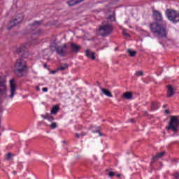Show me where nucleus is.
Returning a JSON list of instances; mask_svg holds the SVG:
<instances>
[{
	"label": "nucleus",
	"instance_id": "ea45409f",
	"mask_svg": "<svg viewBox=\"0 0 179 179\" xmlns=\"http://www.w3.org/2000/svg\"><path fill=\"white\" fill-rule=\"evenodd\" d=\"M13 173L14 174V176H16V174H17V172L16 171H13Z\"/></svg>",
	"mask_w": 179,
	"mask_h": 179
},
{
	"label": "nucleus",
	"instance_id": "aec40b11",
	"mask_svg": "<svg viewBox=\"0 0 179 179\" xmlns=\"http://www.w3.org/2000/svg\"><path fill=\"white\" fill-rule=\"evenodd\" d=\"M159 108V106L157 105V103L152 102L151 103V111H155Z\"/></svg>",
	"mask_w": 179,
	"mask_h": 179
},
{
	"label": "nucleus",
	"instance_id": "f704fd0d",
	"mask_svg": "<svg viewBox=\"0 0 179 179\" xmlns=\"http://www.w3.org/2000/svg\"><path fill=\"white\" fill-rule=\"evenodd\" d=\"M75 136L77 137V138H80L81 136H80V134L76 133V134H75Z\"/></svg>",
	"mask_w": 179,
	"mask_h": 179
},
{
	"label": "nucleus",
	"instance_id": "f3484780",
	"mask_svg": "<svg viewBox=\"0 0 179 179\" xmlns=\"http://www.w3.org/2000/svg\"><path fill=\"white\" fill-rule=\"evenodd\" d=\"M58 111H59V106L57 105L53 106L52 109L50 110V114L55 115L58 113Z\"/></svg>",
	"mask_w": 179,
	"mask_h": 179
},
{
	"label": "nucleus",
	"instance_id": "7c9ffc66",
	"mask_svg": "<svg viewBox=\"0 0 179 179\" xmlns=\"http://www.w3.org/2000/svg\"><path fill=\"white\" fill-rule=\"evenodd\" d=\"M123 34H124V36H126V37H130L129 34H127V33L123 32Z\"/></svg>",
	"mask_w": 179,
	"mask_h": 179
},
{
	"label": "nucleus",
	"instance_id": "a878e982",
	"mask_svg": "<svg viewBox=\"0 0 179 179\" xmlns=\"http://www.w3.org/2000/svg\"><path fill=\"white\" fill-rule=\"evenodd\" d=\"M135 75H136V76H143V71H136Z\"/></svg>",
	"mask_w": 179,
	"mask_h": 179
},
{
	"label": "nucleus",
	"instance_id": "72a5a7b5",
	"mask_svg": "<svg viewBox=\"0 0 179 179\" xmlns=\"http://www.w3.org/2000/svg\"><path fill=\"white\" fill-rule=\"evenodd\" d=\"M51 115H50L49 113H46L45 114V117H46V120H48V117H50Z\"/></svg>",
	"mask_w": 179,
	"mask_h": 179
},
{
	"label": "nucleus",
	"instance_id": "4c0bfd02",
	"mask_svg": "<svg viewBox=\"0 0 179 179\" xmlns=\"http://www.w3.org/2000/svg\"><path fill=\"white\" fill-rule=\"evenodd\" d=\"M165 113L166 114H170V111H169V110H165Z\"/></svg>",
	"mask_w": 179,
	"mask_h": 179
},
{
	"label": "nucleus",
	"instance_id": "a18cd8bd",
	"mask_svg": "<svg viewBox=\"0 0 179 179\" xmlns=\"http://www.w3.org/2000/svg\"><path fill=\"white\" fill-rule=\"evenodd\" d=\"M2 167H3V165L0 164V169H2Z\"/></svg>",
	"mask_w": 179,
	"mask_h": 179
},
{
	"label": "nucleus",
	"instance_id": "4468645a",
	"mask_svg": "<svg viewBox=\"0 0 179 179\" xmlns=\"http://www.w3.org/2000/svg\"><path fill=\"white\" fill-rule=\"evenodd\" d=\"M122 97L126 99V100H132L133 94L131 92H126L123 93Z\"/></svg>",
	"mask_w": 179,
	"mask_h": 179
},
{
	"label": "nucleus",
	"instance_id": "09e8293b",
	"mask_svg": "<svg viewBox=\"0 0 179 179\" xmlns=\"http://www.w3.org/2000/svg\"><path fill=\"white\" fill-rule=\"evenodd\" d=\"M2 171H3L5 173V169H2Z\"/></svg>",
	"mask_w": 179,
	"mask_h": 179
},
{
	"label": "nucleus",
	"instance_id": "473e14b6",
	"mask_svg": "<svg viewBox=\"0 0 179 179\" xmlns=\"http://www.w3.org/2000/svg\"><path fill=\"white\" fill-rule=\"evenodd\" d=\"M80 136H85V135H87V134L85 132H82L81 134H80Z\"/></svg>",
	"mask_w": 179,
	"mask_h": 179
},
{
	"label": "nucleus",
	"instance_id": "8fccbe9b",
	"mask_svg": "<svg viewBox=\"0 0 179 179\" xmlns=\"http://www.w3.org/2000/svg\"><path fill=\"white\" fill-rule=\"evenodd\" d=\"M0 136H1V133H0Z\"/></svg>",
	"mask_w": 179,
	"mask_h": 179
},
{
	"label": "nucleus",
	"instance_id": "9d476101",
	"mask_svg": "<svg viewBox=\"0 0 179 179\" xmlns=\"http://www.w3.org/2000/svg\"><path fill=\"white\" fill-rule=\"evenodd\" d=\"M10 94L9 96L10 99H13L15 96V92H16V85L15 84V80L11 79L10 80Z\"/></svg>",
	"mask_w": 179,
	"mask_h": 179
},
{
	"label": "nucleus",
	"instance_id": "2eb2a0df",
	"mask_svg": "<svg viewBox=\"0 0 179 179\" xmlns=\"http://www.w3.org/2000/svg\"><path fill=\"white\" fill-rule=\"evenodd\" d=\"M85 0H71L67 1V4L69 6H73V5H78V3H80V2H83Z\"/></svg>",
	"mask_w": 179,
	"mask_h": 179
},
{
	"label": "nucleus",
	"instance_id": "a211bd4d",
	"mask_svg": "<svg viewBox=\"0 0 179 179\" xmlns=\"http://www.w3.org/2000/svg\"><path fill=\"white\" fill-rule=\"evenodd\" d=\"M101 92H102V93L108 97H113V94H111V92H110L108 90L101 88Z\"/></svg>",
	"mask_w": 179,
	"mask_h": 179
},
{
	"label": "nucleus",
	"instance_id": "6e6552de",
	"mask_svg": "<svg viewBox=\"0 0 179 179\" xmlns=\"http://www.w3.org/2000/svg\"><path fill=\"white\" fill-rule=\"evenodd\" d=\"M23 20V15L22 14L17 18H15L13 21H10L8 24V30H10L12 27H15L16 24H19Z\"/></svg>",
	"mask_w": 179,
	"mask_h": 179
},
{
	"label": "nucleus",
	"instance_id": "ddd939ff",
	"mask_svg": "<svg viewBox=\"0 0 179 179\" xmlns=\"http://www.w3.org/2000/svg\"><path fill=\"white\" fill-rule=\"evenodd\" d=\"M70 50H71V52H79L80 50V45H77L74 43H71L69 46Z\"/></svg>",
	"mask_w": 179,
	"mask_h": 179
},
{
	"label": "nucleus",
	"instance_id": "49530a36",
	"mask_svg": "<svg viewBox=\"0 0 179 179\" xmlns=\"http://www.w3.org/2000/svg\"><path fill=\"white\" fill-rule=\"evenodd\" d=\"M43 66H44L45 68H47V64H44Z\"/></svg>",
	"mask_w": 179,
	"mask_h": 179
},
{
	"label": "nucleus",
	"instance_id": "f257e3e1",
	"mask_svg": "<svg viewBox=\"0 0 179 179\" xmlns=\"http://www.w3.org/2000/svg\"><path fill=\"white\" fill-rule=\"evenodd\" d=\"M29 47H30L29 43H24L21 45L16 50L20 59H17V62L15 64V73L19 78L24 76V75H23V72H25L26 69H27V62L23 60V59L29 58V56L30 55V52L27 50Z\"/></svg>",
	"mask_w": 179,
	"mask_h": 179
},
{
	"label": "nucleus",
	"instance_id": "6ab92c4d",
	"mask_svg": "<svg viewBox=\"0 0 179 179\" xmlns=\"http://www.w3.org/2000/svg\"><path fill=\"white\" fill-rule=\"evenodd\" d=\"M66 69H68V64L66 63L57 68V71H66Z\"/></svg>",
	"mask_w": 179,
	"mask_h": 179
},
{
	"label": "nucleus",
	"instance_id": "c756f323",
	"mask_svg": "<svg viewBox=\"0 0 179 179\" xmlns=\"http://www.w3.org/2000/svg\"><path fill=\"white\" fill-rule=\"evenodd\" d=\"M174 177H175V178L178 179L179 178V174L178 173H175Z\"/></svg>",
	"mask_w": 179,
	"mask_h": 179
},
{
	"label": "nucleus",
	"instance_id": "f03ea898",
	"mask_svg": "<svg viewBox=\"0 0 179 179\" xmlns=\"http://www.w3.org/2000/svg\"><path fill=\"white\" fill-rule=\"evenodd\" d=\"M151 33L157 34L160 38H167V29H166V23L162 24L157 22L150 24Z\"/></svg>",
	"mask_w": 179,
	"mask_h": 179
},
{
	"label": "nucleus",
	"instance_id": "2f4dec72",
	"mask_svg": "<svg viewBox=\"0 0 179 179\" xmlns=\"http://www.w3.org/2000/svg\"><path fill=\"white\" fill-rule=\"evenodd\" d=\"M42 90H43V92H48V88H47V87H43V88L42 89Z\"/></svg>",
	"mask_w": 179,
	"mask_h": 179
},
{
	"label": "nucleus",
	"instance_id": "de8ad7c7",
	"mask_svg": "<svg viewBox=\"0 0 179 179\" xmlns=\"http://www.w3.org/2000/svg\"><path fill=\"white\" fill-rule=\"evenodd\" d=\"M145 115H148V112H145Z\"/></svg>",
	"mask_w": 179,
	"mask_h": 179
},
{
	"label": "nucleus",
	"instance_id": "1a4fd4ad",
	"mask_svg": "<svg viewBox=\"0 0 179 179\" xmlns=\"http://www.w3.org/2000/svg\"><path fill=\"white\" fill-rule=\"evenodd\" d=\"M152 17L154 20L159 23V22H163V15L157 10H155V7L152 8Z\"/></svg>",
	"mask_w": 179,
	"mask_h": 179
},
{
	"label": "nucleus",
	"instance_id": "393cba45",
	"mask_svg": "<svg viewBox=\"0 0 179 179\" xmlns=\"http://www.w3.org/2000/svg\"><path fill=\"white\" fill-rule=\"evenodd\" d=\"M57 127H58V125H57V122H52V124H50L51 129H55Z\"/></svg>",
	"mask_w": 179,
	"mask_h": 179
},
{
	"label": "nucleus",
	"instance_id": "39448f33",
	"mask_svg": "<svg viewBox=\"0 0 179 179\" xmlns=\"http://www.w3.org/2000/svg\"><path fill=\"white\" fill-rule=\"evenodd\" d=\"M166 17L169 20L172 22V23H178L179 22V13H177L176 10L173 9H166L165 11Z\"/></svg>",
	"mask_w": 179,
	"mask_h": 179
},
{
	"label": "nucleus",
	"instance_id": "0eeeda50",
	"mask_svg": "<svg viewBox=\"0 0 179 179\" xmlns=\"http://www.w3.org/2000/svg\"><path fill=\"white\" fill-rule=\"evenodd\" d=\"M6 83L3 76H0V96L6 97Z\"/></svg>",
	"mask_w": 179,
	"mask_h": 179
},
{
	"label": "nucleus",
	"instance_id": "5701e85b",
	"mask_svg": "<svg viewBox=\"0 0 179 179\" xmlns=\"http://www.w3.org/2000/svg\"><path fill=\"white\" fill-rule=\"evenodd\" d=\"M108 22H115V16H114L113 15H109V17H108Z\"/></svg>",
	"mask_w": 179,
	"mask_h": 179
},
{
	"label": "nucleus",
	"instance_id": "37998d69",
	"mask_svg": "<svg viewBox=\"0 0 179 179\" xmlns=\"http://www.w3.org/2000/svg\"><path fill=\"white\" fill-rule=\"evenodd\" d=\"M36 90H37L38 92H40V87H36Z\"/></svg>",
	"mask_w": 179,
	"mask_h": 179
},
{
	"label": "nucleus",
	"instance_id": "c03bdc74",
	"mask_svg": "<svg viewBox=\"0 0 179 179\" xmlns=\"http://www.w3.org/2000/svg\"><path fill=\"white\" fill-rule=\"evenodd\" d=\"M130 122H134V119H130Z\"/></svg>",
	"mask_w": 179,
	"mask_h": 179
},
{
	"label": "nucleus",
	"instance_id": "dca6fc26",
	"mask_svg": "<svg viewBox=\"0 0 179 179\" xmlns=\"http://www.w3.org/2000/svg\"><path fill=\"white\" fill-rule=\"evenodd\" d=\"M85 55H86V57H87V58H90L93 61H94V59H96V56H94V52H90V51L89 50H87L85 51Z\"/></svg>",
	"mask_w": 179,
	"mask_h": 179
},
{
	"label": "nucleus",
	"instance_id": "58836bf2",
	"mask_svg": "<svg viewBox=\"0 0 179 179\" xmlns=\"http://www.w3.org/2000/svg\"><path fill=\"white\" fill-rule=\"evenodd\" d=\"M40 33H41V29H39V30L38 31V33H36L35 34H40Z\"/></svg>",
	"mask_w": 179,
	"mask_h": 179
},
{
	"label": "nucleus",
	"instance_id": "7ed1b4c3",
	"mask_svg": "<svg viewBox=\"0 0 179 179\" xmlns=\"http://www.w3.org/2000/svg\"><path fill=\"white\" fill-rule=\"evenodd\" d=\"M113 31H114V27L108 23L103 22L99 29V34L101 37H108L110 34H113Z\"/></svg>",
	"mask_w": 179,
	"mask_h": 179
},
{
	"label": "nucleus",
	"instance_id": "f8f14e48",
	"mask_svg": "<svg viewBox=\"0 0 179 179\" xmlns=\"http://www.w3.org/2000/svg\"><path fill=\"white\" fill-rule=\"evenodd\" d=\"M164 155H166V152H158L157 153V155L154 157H152V160H151V164H155V163H156V162H157V160H159V159L163 157V156H164Z\"/></svg>",
	"mask_w": 179,
	"mask_h": 179
},
{
	"label": "nucleus",
	"instance_id": "20e7f679",
	"mask_svg": "<svg viewBox=\"0 0 179 179\" xmlns=\"http://www.w3.org/2000/svg\"><path fill=\"white\" fill-rule=\"evenodd\" d=\"M179 120L177 116H171L169 126L166 127L167 131H173V132H178Z\"/></svg>",
	"mask_w": 179,
	"mask_h": 179
},
{
	"label": "nucleus",
	"instance_id": "c9c22d12",
	"mask_svg": "<svg viewBox=\"0 0 179 179\" xmlns=\"http://www.w3.org/2000/svg\"><path fill=\"white\" fill-rule=\"evenodd\" d=\"M18 166L20 167V169L21 170L22 167H23V165H22V163H19Z\"/></svg>",
	"mask_w": 179,
	"mask_h": 179
},
{
	"label": "nucleus",
	"instance_id": "e433bc0d",
	"mask_svg": "<svg viewBox=\"0 0 179 179\" xmlns=\"http://www.w3.org/2000/svg\"><path fill=\"white\" fill-rule=\"evenodd\" d=\"M41 117L43 118V120H46L45 115H41Z\"/></svg>",
	"mask_w": 179,
	"mask_h": 179
},
{
	"label": "nucleus",
	"instance_id": "cd10ccee",
	"mask_svg": "<svg viewBox=\"0 0 179 179\" xmlns=\"http://www.w3.org/2000/svg\"><path fill=\"white\" fill-rule=\"evenodd\" d=\"M48 121H50V122H52V121H54V117L50 115L48 117Z\"/></svg>",
	"mask_w": 179,
	"mask_h": 179
},
{
	"label": "nucleus",
	"instance_id": "4be33fe9",
	"mask_svg": "<svg viewBox=\"0 0 179 179\" xmlns=\"http://www.w3.org/2000/svg\"><path fill=\"white\" fill-rule=\"evenodd\" d=\"M127 52L131 57H135L136 55V51L131 50V49H128Z\"/></svg>",
	"mask_w": 179,
	"mask_h": 179
},
{
	"label": "nucleus",
	"instance_id": "9b49d317",
	"mask_svg": "<svg viewBox=\"0 0 179 179\" xmlns=\"http://www.w3.org/2000/svg\"><path fill=\"white\" fill-rule=\"evenodd\" d=\"M167 88V93L166 96L170 99V97H173L174 94H176V91H174V87H173V85H169L166 86Z\"/></svg>",
	"mask_w": 179,
	"mask_h": 179
},
{
	"label": "nucleus",
	"instance_id": "c85d7f7f",
	"mask_svg": "<svg viewBox=\"0 0 179 179\" xmlns=\"http://www.w3.org/2000/svg\"><path fill=\"white\" fill-rule=\"evenodd\" d=\"M108 176L110 177H114V176H115V173L113 172V171H110L108 173Z\"/></svg>",
	"mask_w": 179,
	"mask_h": 179
},
{
	"label": "nucleus",
	"instance_id": "412c9836",
	"mask_svg": "<svg viewBox=\"0 0 179 179\" xmlns=\"http://www.w3.org/2000/svg\"><path fill=\"white\" fill-rule=\"evenodd\" d=\"M12 157H13V154L8 152L6 154L5 159L9 161Z\"/></svg>",
	"mask_w": 179,
	"mask_h": 179
},
{
	"label": "nucleus",
	"instance_id": "79ce46f5",
	"mask_svg": "<svg viewBox=\"0 0 179 179\" xmlns=\"http://www.w3.org/2000/svg\"><path fill=\"white\" fill-rule=\"evenodd\" d=\"M116 177H117V178H119L120 177H121V174L117 173V174L116 175Z\"/></svg>",
	"mask_w": 179,
	"mask_h": 179
},
{
	"label": "nucleus",
	"instance_id": "bb28decb",
	"mask_svg": "<svg viewBox=\"0 0 179 179\" xmlns=\"http://www.w3.org/2000/svg\"><path fill=\"white\" fill-rule=\"evenodd\" d=\"M94 132L98 133L99 134V136H103V134H101V132H100V129H99V128Z\"/></svg>",
	"mask_w": 179,
	"mask_h": 179
},
{
	"label": "nucleus",
	"instance_id": "423d86ee",
	"mask_svg": "<svg viewBox=\"0 0 179 179\" xmlns=\"http://www.w3.org/2000/svg\"><path fill=\"white\" fill-rule=\"evenodd\" d=\"M66 48H68V45L64 43L62 46H56L55 51L60 57H65L67 54Z\"/></svg>",
	"mask_w": 179,
	"mask_h": 179
},
{
	"label": "nucleus",
	"instance_id": "a19ab883",
	"mask_svg": "<svg viewBox=\"0 0 179 179\" xmlns=\"http://www.w3.org/2000/svg\"><path fill=\"white\" fill-rule=\"evenodd\" d=\"M50 73H53V74H54V73H57V71H50Z\"/></svg>",
	"mask_w": 179,
	"mask_h": 179
},
{
	"label": "nucleus",
	"instance_id": "b1692460",
	"mask_svg": "<svg viewBox=\"0 0 179 179\" xmlns=\"http://www.w3.org/2000/svg\"><path fill=\"white\" fill-rule=\"evenodd\" d=\"M41 23H43V21H35L32 24V27H34V26H40V24H41Z\"/></svg>",
	"mask_w": 179,
	"mask_h": 179
}]
</instances>
